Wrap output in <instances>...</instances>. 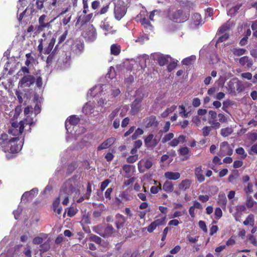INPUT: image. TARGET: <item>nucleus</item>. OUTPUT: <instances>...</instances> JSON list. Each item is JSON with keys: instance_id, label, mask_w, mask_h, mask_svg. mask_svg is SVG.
<instances>
[{"instance_id": "f3484780", "label": "nucleus", "mask_w": 257, "mask_h": 257, "mask_svg": "<svg viewBox=\"0 0 257 257\" xmlns=\"http://www.w3.org/2000/svg\"><path fill=\"white\" fill-rule=\"evenodd\" d=\"M165 218L158 219L152 222L147 227V231L149 232H152L157 226L163 224Z\"/></svg>"}, {"instance_id": "f8f14e48", "label": "nucleus", "mask_w": 257, "mask_h": 257, "mask_svg": "<svg viewBox=\"0 0 257 257\" xmlns=\"http://www.w3.org/2000/svg\"><path fill=\"white\" fill-rule=\"evenodd\" d=\"M233 151L227 142H223L220 145V149L218 155L223 157L226 155L230 156Z\"/></svg>"}, {"instance_id": "3c124183", "label": "nucleus", "mask_w": 257, "mask_h": 257, "mask_svg": "<svg viewBox=\"0 0 257 257\" xmlns=\"http://www.w3.org/2000/svg\"><path fill=\"white\" fill-rule=\"evenodd\" d=\"M138 155L130 156L126 158V162L130 164L134 163L138 160Z\"/></svg>"}, {"instance_id": "052dcab7", "label": "nucleus", "mask_w": 257, "mask_h": 257, "mask_svg": "<svg viewBox=\"0 0 257 257\" xmlns=\"http://www.w3.org/2000/svg\"><path fill=\"white\" fill-rule=\"evenodd\" d=\"M212 128L211 126H205L202 128V134L203 136L207 137L209 135Z\"/></svg>"}, {"instance_id": "a19ab883", "label": "nucleus", "mask_w": 257, "mask_h": 257, "mask_svg": "<svg viewBox=\"0 0 257 257\" xmlns=\"http://www.w3.org/2000/svg\"><path fill=\"white\" fill-rule=\"evenodd\" d=\"M169 62L168 56H162L158 58V62L160 66H163L166 65Z\"/></svg>"}, {"instance_id": "338daca9", "label": "nucleus", "mask_w": 257, "mask_h": 257, "mask_svg": "<svg viewBox=\"0 0 257 257\" xmlns=\"http://www.w3.org/2000/svg\"><path fill=\"white\" fill-rule=\"evenodd\" d=\"M161 189V185L160 183H159V186H152L150 189V191L153 194H157Z\"/></svg>"}, {"instance_id": "9b49d317", "label": "nucleus", "mask_w": 257, "mask_h": 257, "mask_svg": "<svg viewBox=\"0 0 257 257\" xmlns=\"http://www.w3.org/2000/svg\"><path fill=\"white\" fill-rule=\"evenodd\" d=\"M159 140L154 138V135L153 134H150L146 138L144 139L145 146L148 148H154L159 143Z\"/></svg>"}, {"instance_id": "37998d69", "label": "nucleus", "mask_w": 257, "mask_h": 257, "mask_svg": "<svg viewBox=\"0 0 257 257\" xmlns=\"http://www.w3.org/2000/svg\"><path fill=\"white\" fill-rule=\"evenodd\" d=\"M174 135L172 133H169L164 136L162 138V142L165 144L170 141H171L174 138Z\"/></svg>"}, {"instance_id": "bb28decb", "label": "nucleus", "mask_w": 257, "mask_h": 257, "mask_svg": "<svg viewBox=\"0 0 257 257\" xmlns=\"http://www.w3.org/2000/svg\"><path fill=\"white\" fill-rule=\"evenodd\" d=\"M57 49H58V46H55L54 49L52 51L51 53L50 54H48V56L46 59V63L47 65H50L52 62H53V60L55 59V56L56 54L57 53Z\"/></svg>"}, {"instance_id": "864d4df0", "label": "nucleus", "mask_w": 257, "mask_h": 257, "mask_svg": "<svg viewBox=\"0 0 257 257\" xmlns=\"http://www.w3.org/2000/svg\"><path fill=\"white\" fill-rule=\"evenodd\" d=\"M235 174H230L228 178V181L231 183H234L235 182L237 177L238 176V171L235 170Z\"/></svg>"}, {"instance_id": "13d9d810", "label": "nucleus", "mask_w": 257, "mask_h": 257, "mask_svg": "<svg viewBox=\"0 0 257 257\" xmlns=\"http://www.w3.org/2000/svg\"><path fill=\"white\" fill-rule=\"evenodd\" d=\"M109 8V5H106L105 6H104L102 8H101L100 11L97 13V15H102L105 14V13H106L108 12Z\"/></svg>"}, {"instance_id": "473e14b6", "label": "nucleus", "mask_w": 257, "mask_h": 257, "mask_svg": "<svg viewBox=\"0 0 257 257\" xmlns=\"http://www.w3.org/2000/svg\"><path fill=\"white\" fill-rule=\"evenodd\" d=\"M19 123L20 124H23L24 128L25 125L29 124L30 126H32L34 124L33 119L30 116H27L24 120L20 121Z\"/></svg>"}, {"instance_id": "774afa93", "label": "nucleus", "mask_w": 257, "mask_h": 257, "mask_svg": "<svg viewBox=\"0 0 257 257\" xmlns=\"http://www.w3.org/2000/svg\"><path fill=\"white\" fill-rule=\"evenodd\" d=\"M209 123L211 124V128H213L215 129L219 128L220 126L219 122H217L216 120H213L212 121L209 120Z\"/></svg>"}, {"instance_id": "4be33fe9", "label": "nucleus", "mask_w": 257, "mask_h": 257, "mask_svg": "<svg viewBox=\"0 0 257 257\" xmlns=\"http://www.w3.org/2000/svg\"><path fill=\"white\" fill-rule=\"evenodd\" d=\"M84 47L83 42L76 40L74 44L73 51L76 54H79L83 51Z\"/></svg>"}, {"instance_id": "49530a36", "label": "nucleus", "mask_w": 257, "mask_h": 257, "mask_svg": "<svg viewBox=\"0 0 257 257\" xmlns=\"http://www.w3.org/2000/svg\"><path fill=\"white\" fill-rule=\"evenodd\" d=\"M67 34H68V31L66 30L59 38L58 44L56 45V46H58V48H59V46H60L62 44H63V43L64 42V41L66 40Z\"/></svg>"}, {"instance_id": "393cba45", "label": "nucleus", "mask_w": 257, "mask_h": 257, "mask_svg": "<svg viewBox=\"0 0 257 257\" xmlns=\"http://www.w3.org/2000/svg\"><path fill=\"white\" fill-rule=\"evenodd\" d=\"M227 199L225 194H220L218 197L217 203L219 206L221 207V208L224 210L226 208V206L227 204Z\"/></svg>"}, {"instance_id": "bf43d9fd", "label": "nucleus", "mask_w": 257, "mask_h": 257, "mask_svg": "<svg viewBox=\"0 0 257 257\" xmlns=\"http://www.w3.org/2000/svg\"><path fill=\"white\" fill-rule=\"evenodd\" d=\"M71 17L72 15L68 14L63 19L62 22L64 26H66L70 22Z\"/></svg>"}, {"instance_id": "39448f33", "label": "nucleus", "mask_w": 257, "mask_h": 257, "mask_svg": "<svg viewBox=\"0 0 257 257\" xmlns=\"http://www.w3.org/2000/svg\"><path fill=\"white\" fill-rule=\"evenodd\" d=\"M172 20L176 23H183L187 21L190 17L189 12L185 13L181 10H178L172 14Z\"/></svg>"}, {"instance_id": "603ef678", "label": "nucleus", "mask_w": 257, "mask_h": 257, "mask_svg": "<svg viewBox=\"0 0 257 257\" xmlns=\"http://www.w3.org/2000/svg\"><path fill=\"white\" fill-rule=\"evenodd\" d=\"M101 27L103 30L109 33L112 31V27L108 22H103Z\"/></svg>"}, {"instance_id": "9d476101", "label": "nucleus", "mask_w": 257, "mask_h": 257, "mask_svg": "<svg viewBox=\"0 0 257 257\" xmlns=\"http://www.w3.org/2000/svg\"><path fill=\"white\" fill-rule=\"evenodd\" d=\"M35 82V78L31 75L24 76L19 81V86L21 87H29Z\"/></svg>"}, {"instance_id": "f704fd0d", "label": "nucleus", "mask_w": 257, "mask_h": 257, "mask_svg": "<svg viewBox=\"0 0 257 257\" xmlns=\"http://www.w3.org/2000/svg\"><path fill=\"white\" fill-rule=\"evenodd\" d=\"M38 190L37 188H33L29 192H25L24 194L22 195V199H24V198H33L34 197V194H38Z\"/></svg>"}, {"instance_id": "72a5a7b5", "label": "nucleus", "mask_w": 257, "mask_h": 257, "mask_svg": "<svg viewBox=\"0 0 257 257\" xmlns=\"http://www.w3.org/2000/svg\"><path fill=\"white\" fill-rule=\"evenodd\" d=\"M243 224L244 225H250L253 226L254 224V216L252 214H249L243 221Z\"/></svg>"}, {"instance_id": "de8ad7c7", "label": "nucleus", "mask_w": 257, "mask_h": 257, "mask_svg": "<svg viewBox=\"0 0 257 257\" xmlns=\"http://www.w3.org/2000/svg\"><path fill=\"white\" fill-rule=\"evenodd\" d=\"M89 239L90 241H93L98 244H100L102 242L101 238L95 234H91Z\"/></svg>"}, {"instance_id": "20e7f679", "label": "nucleus", "mask_w": 257, "mask_h": 257, "mask_svg": "<svg viewBox=\"0 0 257 257\" xmlns=\"http://www.w3.org/2000/svg\"><path fill=\"white\" fill-rule=\"evenodd\" d=\"M113 12L115 19L120 21L126 14L127 8L124 3H118L115 5Z\"/></svg>"}, {"instance_id": "8fccbe9b", "label": "nucleus", "mask_w": 257, "mask_h": 257, "mask_svg": "<svg viewBox=\"0 0 257 257\" xmlns=\"http://www.w3.org/2000/svg\"><path fill=\"white\" fill-rule=\"evenodd\" d=\"M230 29V25L228 23H225L218 30V34H221L224 32L228 31Z\"/></svg>"}, {"instance_id": "c9c22d12", "label": "nucleus", "mask_w": 257, "mask_h": 257, "mask_svg": "<svg viewBox=\"0 0 257 257\" xmlns=\"http://www.w3.org/2000/svg\"><path fill=\"white\" fill-rule=\"evenodd\" d=\"M8 135L6 133H2L1 135V142L0 145L2 146L3 148H5L9 143Z\"/></svg>"}, {"instance_id": "a878e982", "label": "nucleus", "mask_w": 257, "mask_h": 257, "mask_svg": "<svg viewBox=\"0 0 257 257\" xmlns=\"http://www.w3.org/2000/svg\"><path fill=\"white\" fill-rule=\"evenodd\" d=\"M146 125L147 128L152 127L154 125H157L158 122L156 120V117L155 115H151L146 118Z\"/></svg>"}, {"instance_id": "f257e3e1", "label": "nucleus", "mask_w": 257, "mask_h": 257, "mask_svg": "<svg viewBox=\"0 0 257 257\" xmlns=\"http://www.w3.org/2000/svg\"><path fill=\"white\" fill-rule=\"evenodd\" d=\"M42 36L43 38L39 40L38 51L40 54L47 55L53 50L56 37L55 36L51 37V35L46 36L45 33L43 34Z\"/></svg>"}, {"instance_id": "a18cd8bd", "label": "nucleus", "mask_w": 257, "mask_h": 257, "mask_svg": "<svg viewBox=\"0 0 257 257\" xmlns=\"http://www.w3.org/2000/svg\"><path fill=\"white\" fill-rule=\"evenodd\" d=\"M253 184L251 182H249L247 183V185L246 186H245L244 188V191L245 193V194L247 195H249L250 193H252L253 192Z\"/></svg>"}, {"instance_id": "dca6fc26", "label": "nucleus", "mask_w": 257, "mask_h": 257, "mask_svg": "<svg viewBox=\"0 0 257 257\" xmlns=\"http://www.w3.org/2000/svg\"><path fill=\"white\" fill-rule=\"evenodd\" d=\"M194 174L197 180L199 183H202L205 181V178L203 175V171L201 166H199L195 168L194 170Z\"/></svg>"}, {"instance_id": "680f3d73", "label": "nucleus", "mask_w": 257, "mask_h": 257, "mask_svg": "<svg viewBox=\"0 0 257 257\" xmlns=\"http://www.w3.org/2000/svg\"><path fill=\"white\" fill-rule=\"evenodd\" d=\"M179 108L181 109V110L179 112L180 114L182 116L187 117L188 116V112H186L185 106L181 105L179 106Z\"/></svg>"}, {"instance_id": "0e129e2a", "label": "nucleus", "mask_w": 257, "mask_h": 257, "mask_svg": "<svg viewBox=\"0 0 257 257\" xmlns=\"http://www.w3.org/2000/svg\"><path fill=\"white\" fill-rule=\"evenodd\" d=\"M62 195H60L53 202V210L54 211H56V209L59 207V205L60 204V198Z\"/></svg>"}, {"instance_id": "69168bd1", "label": "nucleus", "mask_w": 257, "mask_h": 257, "mask_svg": "<svg viewBox=\"0 0 257 257\" xmlns=\"http://www.w3.org/2000/svg\"><path fill=\"white\" fill-rule=\"evenodd\" d=\"M178 152L180 155L184 156V155L188 154V153L189 152V150L188 148H187L186 147H182L178 150Z\"/></svg>"}, {"instance_id": "4468645a", "label": "nucleus", "mask_w": 257, "mask_h": 257, "mask_svg": "<svg viewBox=\"0 0 257 257\" xmlns=\"http://www.w3.org/2000/svg\"><path fill=\"white\" fill-rule=\"evenodd\" d=\"M115 142L116 139L114 137H110L105 140L99 146H98L97 148V150L99 151L109 148L112 146Z\"/></svg>"}, {"instance_id": "09e8293b", "label": "nucleus", "mask_w": 257, "mask_h": 257, "mask_svg": "<svg viewBox=\"0 0 257 257\" xmlns=\"http://www.w3.org/2000/svg\"><path fill=\"white\" fill-rule=\"evenodd\" d=\"M236 153L241 155V158L245 159L247 156V154L245 153L244 150L242 147H239L235 150Z\"/></svg>"}, {"instance_id": "b1692460", "label": "nucleus", "mask_w": 257, "mask_h": 257, "mask_svg": "<svg viewBox=\"0 0 257 257\" xmlns=\"http://www.w3.org/2000/svg\"><path fill=\"white\" fill-rule=\"evenodd\" d=\"M115 226L117 229L122 227L125 221L124 217L120 214H117L115 215Z\"/></svg>"}, {"instance_id": "4c0bfd02", "label": "nucleus", "mask_w": 257, "mask_h": 257, "mask_svg": "<svg viewBox=\"0 0 257 257\" xmlns=\"http://www.w3.org/2000/svg\"><path fill=\"white\" fill-rule=\"evenodd\" d=\"M233 54L236 56H240L245 54L246 50L243 48H233L231 50Z\"/></svg>"}, {"instance_id": "6ab92c4d", "label": "nucleus", "mask_w": 257, "mask_h": 257, "mask_svg": "<svg viewBox=\"0 0 257 257\" xmlns=\"http://www.w3.org/2000/svg\"><path fill=\"white\" fill-rule=\"evenodd\" d=\"M80 121V119L79 117H77L75 115H72L70 116L67 119H66L65 121V127L67 130H68L67 126H68V122H69V124L71 125H76L78 124Z\"/></svg>"}, {"instance_id": "a211bd4d", "label": "nucleus", "mask_w": 257, "mask_h": 257, "mask_svg": "<svg viewBox=\"0 0 257 257\" xmlns=\"http://www.w3.org/2000/svg\"><path fill=\"white\" fill-rule=\"evenodd\" d=\"M246 210L244 205H238L235 207L236 212L234 213L233 216L236 221H240L239 218L242 215V212H245Z\"/></svg>"}, {"instance_id": "6e6552de", "label": "nucleus", "mask_w": 257, "mask_h": 257, "mask_svg": "<svg viewBox=\"0 0 257 257\" xmlns=\"http://www.w3.org/2000/svg\"><path fill=\"white\" fill-rule=\"evenodd\" d=\"M46 18V16L45 15H43L39 17L38 19L39 25L35 28L36 34L41 32L46 28L50 29L51 27L50 23L52 21L49 22H45Z\"/></svg>"}, {"instance_id": "c03bdc74", "label": "nucleus", "mask_w": 257, "mask_h": 257, "mask_svg": "<svg viewBox=\"0 0 257 257\" xmlns=\"http://www.w3.org/2000/svg\"><path fill=\"white\" fill-rule=\"evenodd\" d=\"M255 203V201L253 200L251 196H248L246 198L245 204L247 208H250L253 206Z\"/></svg>"}, {"instance_id": "58836bf2", "label": "nucleus", "mask_w": 257, "mask_h": 257, "mask_svg": "<svg viewBox=\"0 0 257 257\" xmlns=\"http://www.w3.org/2000/svg\"><path fill=\"white\" fill-rule=\"evenodd\" d=\"M177 106L175 105L171 106L170 107L167 108L162 114L161 116L162 117H166L168 115L173 112L176 109Z\"/></svg>"}, {"instance_id": "0eeeda50", "label": "nucleus", "mask_w": 257, "mask_h": 257, "mask_svg": "<svg viewBox=\"0 0 257 257\" xmlns=\"http://www.w3.org/2000/svg\"><path fill=\"white\" fill-rule=\"evenodd\" d=\"M228 89L231 92L240 93L244 90V87L240 81L236 79H233L229 81Z\"/></svg>"}, {"instance_id": "2f4dec72", "label": "nucleus", "mask_w": 257, "mask_h": 257, "mask_svg": "<svg viewBox=\"0 0 257 257\" xmlns=\"http://www.w3.org/2000/svg\"><path fill=\"white\" fill-rule=\"evenodd\" d=\"M140 22L142 25L145 29H148L149 30H152L153 26L148 19L145 18H141L140 19Z\"/></svg>"}, {"instance_id": "e433bc0d", "label": "nucleus", "mask_w": 257, "mask_h": 257, "mask_svg": "<svg viewBox=\"0 0 257 257\" xmlns=\"http://www.w3.org/2000/svg\"><path fill=\"white\" fill-rule=\"evenodd\" d=\"M233 132V130L232 127H227L220 130V135L224 137H226L231 135Z\"/></svg>"}, {"instance_id": "79ce46f5", "label": "nucleus", "mask_w": 257, "mask_h": 257, "mask_svg": "<svg viewBox=\"0 0 257 257\" xmlns=\"http://www.w3.org/2000/svg\"><path fill=\"white\" fill-rule=\"evenodd\" d=\"M119 111V108H116L113 110L108 115V118L110 121H112L113 119H115V117L118 115Z\"/></svg>"}, {"instance_id": "ea45409f", "label": "nucleus", "mask_w": 257, "mask_h": 257, "mask_svg": "<svg viewBox=\"0 0 257 257\" xmlns=\"http://www.w3.org/2000/svg\"><path fill=\"white\" fill-rule=\"evenodd\" d=\"M196 59V57L194 55H192L190 57L184 58L182 61V63L183 65H189L192 64V62L195 61Z\"/></svg>"}, {"instance_id": "1a4fd4ad", "label": "nucleus", "mask_w": 257, "mask_h": 257, "mask_svg": "<svg viewBox=\"0 0 257 257\" xmlns=\"http://www.w3.org/2000/svg\"><path fill=\"white\" fill-rule=\"evenodd\" d=\"M23 124H20V123L17 122H13L12 123V127L9 130V133L16 137H18L21 136L24 131Z\"/></svg>"}, {"instance_id": "423d86ee", "label": "nucleus", "mask_w": 257, "mask_h": 257, "mask_svg": "<svg viewBox=\"0 0 257 257\" xmlns=\"http://www.w3.org/2000/svg\"><path fill=\"white\" fill-rule=\"evenodd\" d=\"M19 140L18 137H14L9 140L8 145L5 147V151H10L12 153H16L20 151L22 147L20 144H17V142Z\"/></svg>"}, {"instance_id": "cd10ccee", "label": "nucleus", "mask_w": 257, "mask_h": 257, "mask_svg": "<svg viewBox=\"0 0 257 257\" xmlns=\"http://www.w3.org/2000/svg\"><path fill=\"white\" fill-rule=\"evenodd\" d=\"M191 184V181L189 179L182 180L179 184V189L181 190H186L189 189Z\"/></svg>"}, {"instance_id": "c85d7f7f", "label": "nucleus", "mask_w": 257, "mask_h": 257, "mask_svg": "<svg viewBox=\"0 0 257 257\" xmlns=\"http://www.w3.org/2000/svg\"><path fill=\"white\" fill-rule=\"evenodd\" d=\"M163 190L167 192L171 193L174 190V185L171 181H166L163 185Z\"/></svg>"}, {"instance_id": "c756f323", "label": "nucleus", "mask_w": 257, "mask_h": 257, "mask_svg": "<svg viewBox=\"0 0 257 257\" xmlns=\"http://www.w3.org/2000/svg\"><path fill=\"white\" fill-rule=\"evenodd\" d=\"M193 24L195 26H198L202 24V20L200 14L196 13L193 14L192 17Z\"/></svg>"}, {"instance_id": "e2e57ef3", "label": "nucleus", "mask_w": 257, "mask_h": 257, "mask_svg": "<svg viewBox=\"0 0 257 257\" xmlns=\"http://www.w3.org/2000/svg\"><path fill=\"white\" fill-rule=\"evenodd\" d=\"M50 248V245L48 243L45 242L40 245V250L43 252L48 251Z\"/></svg>"}, {"instance_id": "f03ea898", "label": "nucleus", "mask_w": 257, "mask_h": 257, "mask_svg": "<svg viewBox=\"0 0 257 257\" xmlns=\"http://www.w3.org/2000/svg\"><path fill=\"white\" fill-rule=\"evenodd\" d=\"M78 183L76 181V178L74 177L67 180L62 186L60 191V195H62L64 193L65 194L69 195L70 193H73L76 191H79L78 189Z\"/></svg>"}, {"instance_id": "2eb2a0df", "label": "nucleus", "mask_w": 257, "mask_h": 257, "mask_svg": "<svg viewBox=\"0 0 257 257\" xmlns=\"http://www.w3.org/2000/svg\"><path fill=\"white\" fill-rule=\"evenodd\" d=\"M93 17V14L90 13L89 14H84L83 15H80L78 17L77 20V24H80L81 26H82L87 23H89Z\"/></svg>"}, {"instance_id": "5fc2aeb1", "label": "nucleus", "mask_w": 257, "mask_h": 257, "mask_svg": "<svg viewBox=\"0 0 257 257\" xmlns=\"http://www.w3.org/2000/svg\"><path fill=\"white\" fill-rule=\"evenodd\" d=\"M247 239L252 245L257 246V240L255 236L252 234H248L247 235Z\"/></svg>"}, {"instance_id": "ddd939ff", "label": "nucleus", "mask_w": 257, "mask_h": 257, "mask_svg": "<svg viewBox=\"0 0 257 257\" xmlns=\"http://www.w3.org/2000/svg\"><path fill=\"white\" fill-rule=\"evenodd\" d=\"M96 37L97 33L96 29L93 25H91L88 28V30L85 32L84 37L87 41L93 42L96 39Z\"/></svg>"}, {"instance_id": "4d7b16f0", "label": "nucleus", "mask_w": 257, "mask_h": 257, "mask_svg": "<svg viewBox=\"0 0 257 257\" xmlns=\"http://www.w3.org/2000/svg\"><path fill=\"white\" fill-rule=\"evenodd\" d=\"M177 66V62H170L168 65L167 66V70L169 72H172L174 69H175Z\"/></svg>"}, {"instance_id": "6e6d98bb", "label": "nucleus", "mask_w": 257, "mask_h": 257, "mask_svg": "<svg viewBox=\"0 0 257 257\" xmlns=\"http://www.w3.org/2000/svg\"><path fill=\"white\" fill-rule=\"evenodd\" d=\"M214 216L215 218L216 219H219L222 216V212L220 207H217L215 209L214 212Z\"/></svg>"}, {"instance_id": "7ed1b4c3", "label": "nucleus", "mask_w": 257, "mask_h": 257, "mask_svg": "<svg viewBox=\"0 0 257 257\" xmlns=\"http://www.w3.org/2000/svg\"><path fill=\"white\" fill-rule=\"evenodd\" d=\"M93 231L103 237H108L111 236L114 229L111 225L108 224L105 227L102 225H98L94 227Z\"/></svg>"}, {"instance_id": "412c9836", "label": "nucleus", "mask_w": 257, "mask_h": 257, "mask_svg": "<svg viewBox=\"0 0 257 257\" xmlns=\"http://www.w3.org/2000/svg\"><path fill=\"white\" fill-rule=\"evenodd\" d=\"M239 63L242 66L246 65V67L248 68H251L253 65L252 60L246 56L241 57L239 59Z\"/></svg>"}, {"instance_id": "7c9ffc66", "label": "nucleus", "mask_w": 257, "mask_h": 257, "mask_svg": "<svg viewBox=\"0 0 257 257\" xmlns=\"http://www.w3.org/2000/svg\"><path fill=\"white\" fill-rule=\"evenodd\" d=\"M121 51L120 45L117 44H113L110 47V53L111 55L117 56L119 55Z\"/></svg>"}, {"instance_id": "aec40b11", "label": "nucleus", "mask_w": 257, "mask_h": 257, "mask_svg": "<svg viewBox=\"0 0 257 257\" xmlns=\"http://www.w3.org/2000/svg\"><path fill=\"white\" fill-rule=\"evenodd\" d=\"M186 141V137L184 135H180L177 138L173 139L169 143V146L175 147L177 146L179 143H184Z\"/></svg>"}, {"instance_id": "5701e85b", "label": "nucleus", "mask_w": 257, "mask_h": 257, "mask_svg": "<svg viewBox=\"0 0 257 257\" xmlns=\"http://www.w3.org/2000/svg\"><path fill=\"white\" fill-rule=\"evenodd\" d=\"M165 177L169 180H177L180 177V174L179 172H166L164 174Z\"/></svg>"}]
</instances>
